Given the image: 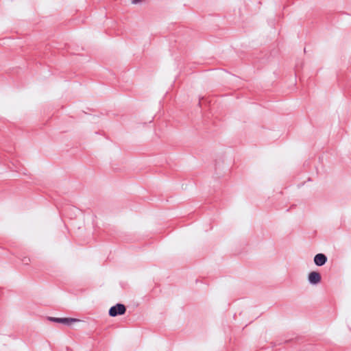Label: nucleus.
<instances>
[{"mask_svg": "<svg viewBox=\"0 0 351 351\" xmlns=\"http://www.w3.org/2000/svg\"><path fill=\"white\" fill-rule=\"evenodd\" d=\"M308 280L311 284H317L321 280V276L318 272L312 271L308 274Z\"/></svg>", "mask_w": 351, "mask_h": 351, "instance_id": "nucleus-3", "label": "nucleus"}, {"mask_svg": "<svg viewBox=\"0 0 351 351\" xmlns=\"http://www.w3.org/2000/svg\"><path fill=\"white\" fill-rule=\"evenodd\" d=\"M126 308L123 304H117L112 306L109 310V315L111 317H115L118 315H123L125 313Z\"/></svg>", "mask_w": 351, "mask_h": 351, "instance_id": "nucleus-1", "label": "nucleus"}, {"mask_svg": "<svg viewBox=\"0 0 351 351\" xmlns=\"http://www.w3.org/2000/svg\"><path fill=\"white\" fill-rule=\"evenodd\" d=\"M50 320L58 323H62L64 324H71L75 322H79L78 319L74 318H56V317H50Z\"/></svg>", "mask_w": 351, "mask_h": 351, "instance_id": "nucleus-2", "label": "nucleus"}, {"mask_svg": "<svg viewBox=\"0 0 351 351\" xmlns=\"http://www.w3.org/2000/svg\"><path fill=\"white\" fill-rule=\"evenodd\" d=\"M327 261L326 256L323 254H317L314 258V262L317 266H322Z\"/></svg>", "mask_w": 351, "mask_h": 351, "instance_id": "nucleus-4", "label": "nucleus"}]
</instances>
